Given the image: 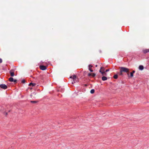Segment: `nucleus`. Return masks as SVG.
<instances>
[{"mask_svg": "<svg viewBox=\"0 0 149 149\" xmlns=\"http://www.w3.org/2000/svg\"><path fill=\"white\" fill-rule=\"evenodd\" d=\"M14 70L13 69L11 70L10 71V75L11 76L13 77L14 75Z\"/></svg>", "mask_w": 149, "mask_h": 149, "instance_id": "6", "label": "nucleus"}, {"mask_svg": "<svg viewBox=\"0 0 149 149\" xmlns=\"http://www.w3.org/2000/svg\"><path fill=\"white\" fill-rule=\"evenodd\" d=\"M102 79L103 81H105L107 79V78L106 77L103 76L102 77Z\"/></svg>", "mask_w": 149, "mask_h": 149, "instance_id": "9", "label": "nucleus"}, {"mask_svg": "<svg viewBox=\"0 0 149 149\" xmlns=\"http://www.w3.org/2000/svg\"><path fill=\"white\" fill-rule=\"evenodd\" d=\"M120 69L119 75H122L123 72L128 73L129 69L128 68L125 67H119Z\"/></svg>", "mask_w": 149, "mask_h": 149, "instance_id": "1", "label": "nucleus"}, {"mask_svg": "<svg viewBox=\"0 0 149 149\" xmlns=\"http://www.w3.org/2000/svg\"><path fill=\"white\" fill-rule=\"evenodd\" d=\"M40 68L42 70H45L47 69V67L44 65H41L40 66Z\"/></svg>", "mask_w": 149, "mask_h": 149, "instance_id": "5", "label": "nucleus"}, {"mask_svg": "<svg viewBox=\"0 0 149 149\" xmlns=\"http://www.w3.org/2000/svg\"><path fill=\"white\" fill-rule=\"evenodd\" d=\"M103 69H101V71H102V72H103Z\"/></svg>", "mask_w": 149, "mask_h": 149, "instance_id": "25", "label": "nucleus"}, {"mask_svg": "<svg viewBox=\"0 0 149 149\" xmlns=\"http://www.w3.org/2000/svg\"><path fill=\"white\" fill-rule=\"evenodd\" d=\"M94 92L95 90L93 89H92L91 90L90 93L92 94L93 93H94Z\"/></svg>", "mask_w": 149, "mask_h": 149, "instance_id": "15", "label": "nucleus"}, {"mask_svg": "<svg viewBox=\"0 0 149 149\" xmlns=\"http://www.w3.org/2000/svg\"><path fill=\"white\" fill-rule=\"evenodd\" d=\"M104 68L103 67H101L99 71L101 73L102 75H106V74L105 73V72L104 71Z\"/></svg>", "mask_w": 149, "mask_h": 149, "instance_id": "3", "label": "nucleus"}, {"mask_svg": "<svg viewBox=\"0 0 149 149\" xmlns=\"http://www.w3.org/2000/svg\"><path fill=\"white\" fill-rule=\"evenodd\" d=\"M97 65H95V67H97Z\"/></svg>", "mask_w": 149, "mask_h": 149, "instance_id": "28", "label": "nucleus"}, {"mask_svg": "<svg viewBox=\"0 0 149 149\" xmlns=\"http://www.w3.org/2000/svg\"><path fill=\"white\" fill-rule=\"evenodd\" d=\"M14 79L12 77H10L9 79V80L10 82H13V81Z\"/></svg>", "mask_w": 149, "mask_h": 149, "instance_id": "11", "label": "nucleus"}, {"mask_svg": "<svg viewBox=\"0 0 149 149\" xmlns=\"http://www.w3.org/2000/svg\"><path fill=\"white\" fill-rule=\"evenodd\" d=\"M0 87L3 89H6L7 88V86L5 84H1L0 85Z\"/></svg>", "mask_w": 149, "mask_h": 149, "instance_id": "4", "label": "nucleus"}, {"mask_svg": "<svg viewBox=\"0 0 149 149\" xmlns=\"http://www.w3.org/2000/svg\"><path fill=\"white\" fill-rule=\"evenodd\" d=\"M70 78L72 79L73 81L72 82V84H73L76 82H78L79 81V79L77 77L76 75H72L70 77Z\"/></svg>", "mask_w": 149, "mask_h": 149, "instance_id": "2", "label": "nucleus"}, {"mask_svg": "<svg viewBox=\"0 0 149 149\" xmlns=\"http://www.w3.org/2000/svg\"><path fill=\"white\" fill-rule=\"evenodd\" d=\"M36 85V84H35V83H30L29 84V86H31V85H32V86H35V85Z\"/></svg>", "mask_w": 149, "mask_h": 149, "instance_id": "12", "label": "nucleus"}, {"mask_svg": "<svg viewBox=\"0 0 149 149\" xmlns=\"http://www.w3.org/2000/svg\"><path fill=\"white\" fill-rule=\"evenodd\" d=\"M109 69H107L106 70L105 72H107L108 71H109Z\"/></svg>", "mask_w": 149, "mask_h": 149, "instance_id": "23", "label": "nucleus"}, {"mask_svg": "<svg viewBox=\"0 0 149 149\" xmlns=\"http://www.w3.org/2000/svg\"><path fill=\"white\" fill-rule=\"evenodd\" d=\"M118 76L117 74L115 75L113 77L115 79H117L118 78Z\"/></svg>", "mask_w": 149, "mask_h": 149, "instance_id": "14", "label": "nucleus"}, {"mask_svg": "<svg viewBox=\"0 0 149 149\" xmlns=\"http://www.w3.org/2000/svg\"><path fill=\"white\" fill-rule=\"evenodd\" d=\"M91 74H92L91 73H89L88 74V76H90L91 75Z\"/></svg>", "mask_w": 149, "mask_h": 149, "instance_id": "20", "label": "nucleus"}, {"mask_svg": "<svg viewBox=\"0 0 149 149\" xmlns=\"http://www.w3.org/2000/svg\"><path fill=\"white\" fill-rule=\"evenodd\" d=\"M127 74L128 76L129 77H130V75H129V73H130V70L129 69V70L128 71V73H126Z\"/></svg>", "mask_w": 149, "mask_h": 149, "instance_id": "17", "label": "nucleus"}, {"mask_svg": "<svg viewBox=\"0 0 149 149\" xmlns=\"http://www.w3.org/2000/svg\"><path fill=\"white\" fill-rule=\"evenodd\" d=\"M25 82V80H23L22 81V83H24Z\"/></svg>", "mask_w": 149, "mask_h": 149, "instance_id": "19", "label": "nucleus"}, {"mask_svg": "<svg viewBox=\"0 0 149 149\" xmlns=\"http://www.w3.org/2000/svg\"><path fill=\"white\" fill-rule=\"evenodd\" d=\"M93 67V66L91 65H89V70L91 72H93V70L91 69V68Z\"/></svg>", "mask_w": 149, "mask_h": 149, "instance_id": "8", "label": "nucleus"}, {"mask_svg": "<svg viewBox=\"0 0 149 149\" xmlns=\"http://www.w3.org/2000/svg\"><path fill=\"white\" fill-rule=\"evenodd\" d=\"M144 53L146 54L147 53L149 52V49H146L143 50Z\"/></svg>", "mask_w": 149, "mask_h": 149, "instance_id": "7", "label": "nucleus"}, {"mask_svg": "<svg viewBox=\"0 0 149 149\" xmlns=\"http://www.w3.org/2000/svg\"><path fill=\"white\" fill-rule=\"evenodd\" d=\"M13 81L14 82H15V83H16V82H17V80H16V79H14V80H13Z\"/></svg>", "mask_w": 149, "mask_h": 149, "instance_id": "21", "label": "nucleus"}, {"mask_svg": "<svg viewBox=\"0 0 149 149\" xmlns=\"http://www.w3.org/2000/svg\"><path fill=\"white\" fill-rule=\"evenodd\" d=\"M5 114H6V115L7 114V113H5Z\"/></svg>", "mask_w": 149, "mask_h": 149, "instance_id": "26", "label": "nucleus"}, {"mask_svg": "<svg viewBox=\"0 0 149 149\" xmlns=\"http://www.w3.org/2000/svg\"><path fill=\"white\" fill-rule=\"evenodd\" d=\"M38 102V101H31V102L33 103H36Z\"/></svg>", "mask_w": 149, "mask_h": 149, "instance_id": "16", "label": "nucleus"}, {"mask_svg": "<svg viewBox=\"0 0 149 149\" xmlns=\"http://www.w3.org/2000/svg\"><path fill=\"white\" fill-rule=\"evenodd\" d=\"M91 75L93 77H94L95 76V74L94 73H93L91 74Z\"/></svg>", "mask_w": 149, "mask_h": 149, "instance_id": "18", "label": "nucleus"}, {"mask_svg": "<svg viewBox=\"0 0 149 149\" xmlns=\"http://www.w3.org/2000/svg\"><path fill=\"white\" fill-rule=\"evenodd\" d=\"M143 67L142 65H141L139 67V69L140 70H142L143 69Z\"/></svg>", "mask_w": 149, "mask_h": 149, "instance_id": "10", "label": "nucleus"}, {"mask_svg": "<svg viewBox=\"0 0 149 149\" xmlns=\"http://www.w3.org/2000/svg\"><path fill=\"white\" fill-rule=\"evenodd\" d=\"M135 72V71L134 70H133L132 72V73H133V74Z\"/></svg>", "mask_w": 149, "mask_h": 149, "instance_id": "24", "label": "nucleus"}, {"mask_svg": "<svg viewBox=\"0 0 149 149\" xmlns=\"http://www.w3.org/2000/svg\"><path fill=\"white\" fill-rule=\"evenodd\" d=\"M133 77V74L132 72L130 73V77Z\"/></svg>", "mask_w": 149, "mask_h": 149, "instance_id": "13", "label": "nucleus"}, {"mask_svg": "<svg viewBox=\"0 0 149 149\" xmlns=\"http://www.w3.org/2000/svg\"><path fill=\"white\" fill-rule=\"evenodd\" d=\"M2 59L1 58H0V63H2Z\"/></svg>", "mask_w": 149, "mask_h": 149, "instance_id": "22", "label": "nucleus"}, {"mask_svg": "<svg viewBox=\"0 0 149 149\" xmlns=\"http://www.w3.org/2000/svg\"><path fill=\"white\" fill-rule=\"evenodd\" d=\"M64 91L63 90H62V91H61L62 92H63Z\"/></svg>", "mask_w": 149, "mask_h": 149, "instance_id": "27", "label": "nucleus"}]
</instances>
